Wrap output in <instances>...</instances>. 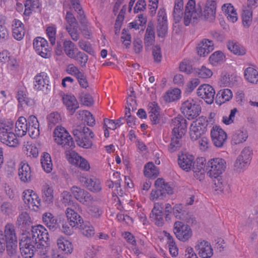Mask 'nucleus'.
Segmentation results:
<instances>
[{
  "label": "nucleus",
  "instance_id": "nucleus-40",
  "mask_svg": "<svg viewBox=\"0 0 258 258\" xmlns=\"http://www.w3.org/2000/svg\"><path fill=\"white\" fill-rule=\"evenodd\" d=\"M24 15L29 16L33 11H35L39 8V2L38 0H26L24 4Z\"/></svg>",
  "mask_w": 258,
  "mask_h": 258
},
{
  "label": "nucleus",
  "instance_id": "nucleus-28",
  "mask_svg": "<svg viewBox=\"0 0 258 258\" xmlns=\"http://www.w3.org/2000/svg\"><path fill=\"white\" fill-rule=\"evenodd\" d=\"M13 131L7 133L0 132V141L4 144L10 147H15L18 141Z\"/></svg>",
  "mask_w": 258,
  "mask_h": 258
},
{
  "label": "nucleus",
  "instance_id": "nucleus-11",
  "mask_svg": "<svg viewBox=\"0 0 258 258\" xmlns=\"http://www.w3.org/2000/svg\"><path fill=\"white\" fill-rule=\"evenodd\" d=\"M198 96L208 104H212L214 100L215 91L213 87L208 84L201 85L197 91Z\"/></svg>",
  "mask_w": 258,
  "mask_h": 258
},
{
  "label": "nucleus",
  "instance_id": "nucleus-62",
  "mask_svg": "<svg viewBox=\"0 0 258 258\" xmlns=\"http://www.w3.org/2000/svg\"><path fill=\"white\" fill-rule=\"evenodd\" d=\"M165 198L164 192L162 191L160 188H157L156 190H152L150 194V200L153 201L163 200Z\"/></svg>",
  "mask_w": 258,
  "mask_h": 258
},
{
  "label": "nucleus",
  "instance_id": "nucleus-2",
  "mask_svg": "<svg viewBox=\"0 0 258 258\" xmlns=\"http://www.w3.org/2000/svg\"><path fill=\"white\" fill-rule=\"evenodd\" d=\"M72 134L79 146L85 149L92 147V139L94 135L89 128L85 125H78L73 129Z\"/></svg>",
  "mask_w": 258,
  "mask_h": 258
},
{
  "label": "nucleus",
  "instance_id": "nucleus-43",
  "mask_svg": "<svg viewBox=\"0 0 258 258\" xmlns=\"http://www.w3.org/2000/svg\"><path fill=\"white\" fill-rule=\"evenodd\" d=\"M233 96L231 90L224 89L220 90L217 94V102L219 101L220 104L223 103L226 101L230 100Z\"/></svg>",
  "mask_w": 258,
  "mask_h": 258
},
{
  "label": "nucleus",
  "instance_id": "nucleus-48",
  "mask_svg": "<svg viewBox=\"0 0 258 258\" xmlns=\"http://www.w3.org/2000/svg\"><path fill=\"white\" fill-rule=\"evenodd\" d=\"M71 3V9L73 8L78 13V18L82 24L85 23V16L84 11L79 3V0H70Z\"/></svg>",
  "mask_w": 258,
  "mask_h": 258
},
{
  "label": "nucleus",
  "instance_id": "nucleus-18",
  "mask_svg": "<svg viewBox=\"0 0 258 258\" xmlns=\"http://www.w3.org/2000/svg\"><path fill=\"white\" fill-rule=\"evenodd\" d=\"M211 136L215 146L221 147L227 139V134L218 126H213L211 131Z\"/></svg>",
  "mask_w": 258,
  "mask_h": 258
},
{
  "label": "nucleus",
  "instance_id": "nucleus-38",
  "mask_svg": "<svg viewBox=\"0 0 258 258\" xmlns=\"http://www.w3.org/2000/svg\"><path fill=\"white\" fill-rule=\"evenodd\" d=\"M248 135L246 131L239 130L235 131L232 136V143L234 145L242 143L247 139Z\"/></svg>",
  "mask_w": 258,
  "mask_h": 258
},
{
  "label": "nucleus",
  "instance_id": "nucleus-20",
  "mask_svg": "<svg viewBox=\"0 0 258 258\" xmlns=\"http://www.w3.org/2000/svg\"><path fill=\"white\" fill-rule=\"evenodd\" d=\"M63 104L67 108V110L71 114L75 113L76 110L79 108V104L74 95L66 94L62 98Z\"/></svg>",
  "mask_w": 258,
  "mask_h": 258
},
{
  "label": "nucleus",
  "instance_id": "nucleus-13",
  "mask_svg": "<svg viewBox=\"0 0 258 258\" xmlns=\"http://www.w3.org/2000/svg\"><path fill=\"white\" fill-rule=\"evenodd\" d=\"M33 47L38 54L43 58H48L50 52L48 48V42L46 39L37 37L33 41Z\"/></svg>",
  "mask_w": 258,
  "mask_h": 258
},
{
  "label": "nucleus",
  "instance_id": "nucleus-64",
  "mask_svg": "<svg viewBox=\"0 0 258 258\" xmlns=\"http://www.w3.org/2000/svg\"><path fill=\"white\" fill-rule=\"evenodd\" d=\"M56 32V28L54 27L49 26L46 29V34L52 45H54L55 43Z\"/></svg>",
  "mask_w": 258,
  "mask_h": 258
},
{
  "label": "nucleus",
  "instance_id": "nucleus-8",
  "mask_svg": "<svg viewBox=\"0 0 258 258\" xmlns=\"http://www.w3.org/2000/svg\"><path fill=\"white\" fill-rule=\"evenodd\" d=\"M173 232L176 238L183 242L188 240L192 235L190 227L181 221H176L174 223Z\"/></svg>",
  "mask_w": 258,
  "mask_h": 258
},
{
  "label": "nucleus",
  "instance_id": "nucleus-55",
  "mask_svg": "<svg viewBox=\"0 0 258 258\" xmlns=\"http://www.w3.org/2000/svg\"><path fill=\"white\" fill-rule=\"evenodd\" d=\"M225 56L223 53L220 51H217L213 53L209 58L210 63L213 66H216L224 61Z\"/></svg>",
  "mask_w": 258,
  "mask_h": 258
},
{
  "label": "nucleus",
  "instance_id": "nucleus-41",
  "mask_svg": "<svg viewBox=\"0 0 258 258\" xmlns=\"http://www.w3.org/2000/svg\"><path fill=\"white\" fill-rule=\"evenodd\" d=\"M5 236L6 242L14 241L17 240L15 233V227L12 224H7L5 228Z\"/></svg>",
  "mask_w": 258,
  "mask_h": 258
},
{
  "label": "nucleus",
  "instance_id": "nucleus-12",
  "mask_svg": "<svg viewBox=\"0 0 258 258\" xmlns=\"http://www.w3.org/2000/svg\"><path fill=\"white\" fill-rule=\"evenodd\" d=\"M171 126L173 127L172 136L182 137L186 131L187 121L182 116H178L172 120Z\"/></svg>",
  "mask_w": 258,
  "mask_h": 258
},
{
  "label": "nucleus",
  "instance_id": "nucleus-45",
  "mask_svg": "<svg viewBox=\"0 0 258 258\" xmlns=\"http://www.w3.org/2000/svg\"><path fill=\"white\" fill-rule=\"evenodd\" d=\"M43 199L47 204H49L53 201V190L52 187L48 184H45L42 187Z\"/></svg>",
  "mask_w": 258,
  "mask_h": 258
},
{
  "label": "nucleus",
  "instance_id": "nucleus-44",
  "mask_svg": "<svg viewBox=\"0 0 258 258\" xmlns=\"http://www.w3.org/2000/svg\"><path fill=\"white\" fill-rule=\"evenodd\" d=\"M183 3L182 0H176L173 10V17L176 23L181 20L183 13Z\"/></svg>",
  "mask_w": 258,
  "mask_h": 258
},
{
  "label": "nucleus",
  "instance_id": "nucleus-27",
  "mask_svg": "<svg viewBox=\"0 0 258 258\" xmlns=\"http://www.w3.org/2000/svg\"><path fill=\"white\" fill-rule=\"evenodd\" d=\"M13 36L17 40H22L25 35V30L23 23L18 19L13 21Z\"/></svg>",
  "mask_w": 258,
  "mask_h": 258
},
{
  "label": "nucleus",
  "instance_id": "nucleus-26",
  "mask_svg": "<svg viewBox=\"0 0 258 258\" xmlns=\"http://www.w3.org/2000/svg\"><path fill=\"white\" fill-rule=\"evenodd\" d=\"M159 109V107L155 102H151L148 105L149 116L152 124H157L160 122Z\"/></svg>",
  "mask_w": 258,
  "mask_h": 258
},
{
  "label": "nucleus",
  "instance_id": "nucleus-47",
  "mask_svg": "<svg viewBox=\"0 0 258 258\" xmlns=\"http://www.w3.org/2000/svg\"><path fill=\"white\" fill-rule=\"evenodd\" d=\"M24 153L28 156L36 158L38 155V149L34 144L28 142L24 145Z\"/></svg>",
  "mask_w": 258,
  "mask_h": 258
},
{
  "label": "nucleus",
  "instance_id": "nucleus-52",
  "mask_svg": "<svg viewBox=\"0 0 258 258\" xmlns=\"http://www.w3.org/2000/svg\"><path fill=\"white\" fill-rule=\"evenodd\" d=\"M78 228L81 229L82 234L87 237H91L95 234L94 227L88 222H84Z\"/></svg>",
  "mask_w": 258,
  "mask_h": 258
},
{
  "label": "nucleus",
  "instance_id": "nucleus-22",
  "mask_svg": "<svg viewBox=\"0 0 258 258\" xmlns=\"http://www.w3.org/2000/svg\"><path fill=\"white\" fill-rule=\"evenodd\" d=\"M214 48L213 41L208 39H203L198 44L197 51L201 56H205L212 51Z\"/></svg>",
  "mask_w": 258,
  "mask_h": 258
},
{
  "label": "nucleus",
  "instance_id": "nucleus-21",
  "mask_svg": "<svg viewBox=\"0 0 258 258\" xmlns=\"http://www.w3.org/2000/svg\"><path fill=\"white\" fill-rule=\"evenodd\" d=\"M194 157L188 153L182 154L178 156V163L181 168L186 171L191 170L194 164Z\"/></svg>",
  "mask_w": 258,
  "mask_h": 258
},
{
  "label": "nucleus",
  "instance_id": "nucleus-16",
  "mask_svg": "<svg viewBox=\"0 0 258 258\" xmlns=\"http://www.w3.org/2000/svg\"><path fill=\"white\" fill-rule=\"evenodd\" d=\"M158 24L157 26V32L158 36L160 37H164L167 32V20L165 10L160 9L157 15Z\"/></svg>",
  "mask_w": 258,
  "mask_h": 258
},
{
  "label": "nucleus",
  "instance_id": "nucleus-57",
  "mask_svg": "<svg viewBox=\"0 0 258 258\" xmlns=\"http://www.w3.org/2000/svg\"><path fill=\"white\" fill-rule=\"evenodd\" d=\"M163 209V204L162 202H155L154 208L150 214V218L151 220L159 217V215L163 214L162 210Z\"/></svg>",
  "mask_w": 258,
  "mask_h": 258
},
{
  "label": "nucleus",
  "instance_id": "nucleus-1",
  "mask_svg": "<svg viewBox=\"0 0 258 258\" xmlns=\"http://www.w3.org/2000/svg\"><path fill=\"white\" fill-rule=\"evenodd\" d=\"M216 3L214 1L209 0L207 2L205 8L202 13V9L199 5L196 6L195 0H189L185 7L184 16V23L188 26L190 23H194L201 16H204L206 19L213 20L215 19Z\"/></svg>",
  "mask_w": 258,
  "mask_h": 258
},
{
  "label": "nucleus",
  "instance_id": "nucleus-51",
  "mask_svg": "<svg viewBox=\"0 0 258 258\" xmlns=\"http://www.w3.org/2000/svg\"><path fill=\"white\" fill-rule=\"evenodd\" d=\"M182 137L179 136H172L171 142L168 146V151L170 153H173L178 150L181 146Z\"/></svg>",
  "mask_w": 258,
  "mask_h": 258
},
{
  "label": "nucleus",
  "instance_id": "nucleus-3",
  "mask_svg": "<svg viewBox=\"0 0 258 258\" xmlns=\"http://www.w3.org/2000/svg\"><path fill=\"white\" fill-rule=\"evenodd\" d=\"M227 166L225 159L220 157L212 158L206 164V169L207 174L211 178H217L225 172Z\"/></svg>",
  "mask_w": 258,
  "mask_h": 258
},
{
  "label": "nucleus",
  "instance_id": "nucleus-37",
  "mask_svg": "<svg viewBox=\"0 0 258 258\" xmlns=\"http://www.w3.org/2000/svg\"><path fill=\"white\" fill-rule=\"evenodd\" d=\"M244 78L249 83L256 84L258 82V71L252 67H248L244 71Z\"/></svg>",
  "mask_w": 258,
  "mask_h": 258
},
{
  "label": "nucleus",
  "instance_id": "nucleus-34",
  "mask_svg": "<svg viewBox=\"0 0 258 258\" xmlns=\"http://www.w3.org/2000/svg\"><path fill=\"white\" fill-rule=\"evenodd\" d=\"M44 224L51 231H55L58 227L57 220L50 213H45L42 216Z\"/></svg>",
  "mask_w": 258,
  "mask_h": 258
},
{
  "label": "nucleus",
  "instance_id": "nucleus-61",
  "mask_svg": "<svg viewBox=\"0 0 258 258\" xmlns=\"http://www.w3.org/2000/svg\"><path fill=\"white\" fill-rule=\"evenodd\" d=\"M242 18L243 26L245 27H248L252 21V12L249 10L244 11Z\"/></svg>",
  "mask_w": 258,
  "mask_h": 258
},
{
  "label": "nucleus",
  "instance_id": "nucleus-54",
  "mask_svg": "<svg viewBox=\"0 0 258 258\" xmlns=\"http://www.w3.org/2000/svg\"><path fill=\"white\" fill-rule=\"evenodd\" d=\"M249 163V162L237 157L234 164V169L237 172H243L247 168Z\"/></svg>",
  "mask_w": 258,
  "mask_h": 258
},
{
  "label": "nucleus",
  "instance_id": "nucleus-58",
  "mask_svg": "<svg viewBox=\"0 0 258 258\" xmlns=\"http://www.w3.org/2000/svg\"><path fill=\"white\" fill-rule=\"evenodd\" d=\"M88 213L92 217L98 218L103 213V210L99 206L92 205L88 208Z\"/></svg>",
  "mask_w": 258,
  "mask_h": 258
},
{
  "label": "nucleus",
  "instance_id": "nucleus-17",
  "mask_svg": "<svg viewBox=\"0 0 258 258\" xmlns=\"http://www.w3.org/2000/svg\"><path fill=\"white\" fill-rule=\"evenodd\" d=\"M173 213L177 219L184 221L187 223L193 224L196 221L193 216L185 210L182 204H176L173 208Z\"/></svg>",
  "mask_w": 258,
  "mask_h": 258
},
{
  "label": "nucleus",
  "instance_id": "nucleus-23",
  "mask_svg": "<svg viewBox=\"0 0 258 258\" xmlns=\"http://www.w3.org/2000/svg\"><path fill=\"white\" fill-rule=\"evenodd\" d=\"M28 132L32 138H37L40 134L39 124L37 118L34 115H31L28 118Z\"/></svg>",
  "mask_w": 258,
  "mask_h": 258
},
{
  "label": "nucleus",
  "instance_id": "nucleus-60",
  "mask_svg": "<svg viewBox=\"0 0 258 258\" xmlns=\"http://www.w3.org/2000/svg\"><path fill=\"white\" fill-rule=\"evenodd\" d=\"M79 25L73 26H66V28L72 39L77 41L79 39V33L78 32Z\"/></svg>",
  "mask_w": 258,
  "mask_h": 258
},
{
  "label": "nucleus",
  "instance_id": "nucleus-14",
  "mask_svg": "<svg viewBox=\"0 0 258 258\" xmlns=\"http://www.w3.org/2000/svg\"><path fill=\"white\" fill-rule=\"evenodd\" d=\"M34 89L36 91H47L50 90L49 77L45 72H41L34 78Z\"/></svg>",
  "mask_w": 258,
  "mask_h": 258
},
{
  "label": "nucleus",
  "instance_id": "nucleus-6",
  "mask_svg": "<svg viewBox=\"0 0 258 258\" xmlns=\"http://www.w3.org/2000/svg\"><path fill=\"white\" fill-rule=\"evenodd\" d=\"M208 121L205 117H200L192 122L190 126L189 134L193 141L198 140L207 130Z\"/></svg>",
  "mask_w": 258,
  "mask_h": 258
},
{
  "label": "nucleus",
  "instance_id": "nucleus-7",
  "mask_svg": "<svg viewBox=\"0 0 258 258\" xmlns=\"http://www.w3.org/2000/svg\"><path fill=\"white\" fill-rule=\"evenodd\" d=\"M36 244L35 240L22 235L19 242L22 256L24 258H32L36 250Z\"/></svg>",
  "mask_w": 258,
  "mask_h": 258
},
{
  "label": "nucleus",
  "instance_id": "nucleus-5",
  "mask_svg": "<svg viewBox=\"0 0 258 258\" xmlns=\"http://www.w3.org/2000/svg\"><path fill=\"white\" fill-rule=\"evenodd\" d=\"M180 109L182 113L189 120L197 117L201 111L200 104L192 99H189L183 102Z\"/></svg>",
  "mask_w": 258,
  "mask_h": 258
},
{
  "label": "nucleus",
  "instance_id": "nucleus-30",
  "mask_svg": "<svg viewBox=\"0 0 258 258\" xmlns=\"http://www.w3.org/2000/svg\"><path fill=\"white\" fill-rule=\"evenodd\" d=\"M18 170V175L20 180L23 182L31 180V171L30 166L27 163L22 162Z\"/></svg>",
  "mask_w": 258,
  "mask_h": 258
},
{
  "label": "nucleus",
  "instance_id": "nucleus-32",
  "mask_svg": "<svg viewBox=\"0 0 258 258\" xmlns=\"http://www.w3.org/2000/svg\"><path fill=\"white\" fill-rule=\"evenodd\" d=\"M155 31L153 25L152 23H149L146 30L144 38V43L146 47H148L152 45L155 42Z\"/></svg>",
  "mask_w": 258,
  "mask_h": 258
},
{
  "label": "nucleus",
  "instance_id": "nucleus-19",
  "mask_svg": "<svg viewBox=\"0 0 258 258\" xmlns=\"http://www.w3.org/2000/svg\"><path fill=\"white\" fill-rule=\"evenodd\" d=\"M195 249L202 258H210L213 255V250L210 243L205 240L198 241Z\"/></svg>",
  "mask_w": 258,
  "mask_h": 258
},
{
  "label": "nucleus",
  "instance_id": "nucleus-10",
  "mask_svg": "<svg viewBox=\"0 0 258 258\" xmlns=\"http://www.w3.org/2000/svg\"><path fill=\"white\" fill-rule=\"evenodd\" d=\"M23 199L28 207L37 211L41 205V200L38 195L32 190H25L23 192Z\"/></svg>",
  "mask_w": 258,
  "mask_h": 258
},
{
  "label": "nucleus",
  "instance_id": "nucleus-53",
  "mask_svg": "<svg viewBox=\"0 0 258 258\" xmlns=\"http://www.w3.org/2000/svg\"><path fill=\"white\" fill-rule=\"evenodd\" d=\"M180 94V90L175 88L168 90L164 96V99L166 102H170L179 99Z\"/></svg>",
  "mask_w": 258,
  "mask_h": 258
},
{
  "label": "nucleus",
  "instance_id": "nucleus-56",
  "mask_svg": "<svg viewBox=\"0 0 258 258\" xmlns=\"http://www.w3.org/2000/svg\"><path fill=\"white\" fill-rule=\"evenodd\" d=\"M6 246L9 255L11 258H17V240L16 242L9 241L6 242Z\"/></svg>",
  "mask_w": 258,
  "mask_h": 258
},
{
  "label": "nucleus",
  "instance_id": "nucleus-29",
  "mask_svg": "<svg viewBox=\"0 0 258 258\" xmlns=\"http://www.w3.org/2000/svg\"><path fill=\"white\" fill-rule=\"evenodd\" d=\"M28 122L25 117H19L15 123V133L18 137H22L28 131Z\"/></svg>",
  "mask_w": 258,
  "mask_h": 258
},
{
  "label": "nucleus",
  "instance_id": "nucleus-42",
  "mask_svg": "<svg viewBox=\"0 0 258 258\" xmlns=\"http://www.w3.org/2000/svg\"><path fill=\"white\" fill-rule=\"evenodd\" d=\"M144 172L146 177L154 178L159 173L158 168L152 162H148L145 165Z\"/></svg>",
  "mask_w": 258,
  "mask_h": 258
},
{
  "label": "nucleus",
  "instance_id": "nucleus-35",
  "mask_svg": "<svg viewBox=\"0 0 258 258\" xmlns=\"http://www.w3.org/2000/svg\"><path fill=\"white\" fill-rule=\"evenodd\" d=\"M57 245L58 249L65 253L70 254L73 251V248L71 242L63 237L60 236L58 238Z\"/></svg>",
  "mask_w": 258,
  "mask_h": 258
},
{
  "label": "nucleus",
  "instance_id": "nucleus-50",
  "mask_svg": "<svg viewBox=\"0 0 258 258\" xmlns=\"http://www.w3.org/2000/svg\"><path fill=\"white\" fill-rule=\"evenodd\" d=\"M63 48L66 54L70 58L75 57V44L69 39L63 41Z\"/></svg>",
  "mask_w": 258,
  "mask_h": 258
},
{
  "label": "nucleus",
  "instance_id": "nucleus-24",
  "mask_svg": "<svg viewBox=\"0 0 258 258\" xmlns=\"http://www.w3.org/2000/svg\"><path fill=\"white\" fill-rule=\"evenodd\" d=\"M32 224V221L27 212H22L17 218L16 225L23 231L28 229Z\"/></svg>",
  "mask_w": 258,
  "mask_h": 258
},
{
  "label": "nucleus",
  "instance_id": "nucleus-31",
  "mask_svg": "<svg viewBox=\"0 0 258 258\" xmlns=\"http://www.w3.org/2000/svg\"><path fill=\"white\" fill-rule=\"evenodd\" d=\"M16 98L19 104L23 107H25L26 106H32L35 103L34 100L29 98L27 93L23 90L18 91Z\"/></svg>",
  "mask_w": 258,
  "mask_h": 258
},
{
  "label": "nucleus",
  "instance_id": "nucleus-59",
  "mask_svg": "<svg viewBox=\"0 0 258 258\" xmlns=\"http://www.w3.org/2000/svg\"><path fill=\"white\" fill-rule=\"evenodd\" d=\"M13 122L10 120H0V131L1 132L7 133L13 131Z\"/></svg>",
  "mask_w": 258,
  "mask_h": 258
},
{
  "label": "nucleus",
  "instance_id": "nucleus-25",
  "mask_svg": "<svg viewBox=\"0 0 258 258\" xmlns=\"http://www.w3.org/2000/svg\"><path fill=\"white\" fill-rule=\"evenodd\" d=\"M66 215L72 227H79L84 222L82 218L72 208H68L66 209Z\"/></svg>",
  "mask_w": 258,
  "mask_h": 258
},
{
  "label": "nucleus",
  "instance_id": "nucleus-63",
  "mask_svg": "<svg viewBox=\"0 0 258 258\" xmlns=\"http://www.w3.org/2000/svg\"><path fill=\"white\" fill-rule=\"evenodd\" d=\"M78 45L81 49L90 54L94 53V50L91 44L88 41H85L84 40H80L78 42Z\"/></svg>",
  "mask_w": 258,
  "mask_h": 258
},
{
  "label": "nucleus",
  "instance_id": "nucleus-36",
  "mask_svg": "<svg viewBox=\"0 0 258 258\" xmlns=\"http://www.w3.org/2000/svg\"><path fill=\"white\" fill-rule=\"evenodd\" d=\"M77 115L78 119L84 120L90 126H93L95 124L94 117L91 112L87 110H79L77 112Z\"/></svg>",
  "mask_w": 258,
  "mask_h": 258
},
{
  "label": "nucleus",
  "instance_id": "nucleus-39",
  "mask_svg": "<svg viewBox=\"0 0 258 258\" xmlns=\"http://www.w3.org/2000/svg\"><path fill=\"white\" fill-rule=\"evenodd\" d=\"M227 45L228 49L235 54L242 55L245 53V48L237 42L229 41Z\"/></svg>",
  "mask_w": 258,
  "mask_h": 258
},
{
  "label": "nucleus",
  "instance_id": "nucleus-33",
  "mask_svg": "<svg viewBox=\"0 0 258 258\" xmlns=\"http://www.w3.org/2000/svg\"><path fill=\"white\" fill-rule=\"evenodd\" d=\"M222 9L229 21L234 23L237 20L236 10L231 4H224L222 7Z\"/></svg>",
  "mask_w": 258,
  "mask_h": 258
},
{
  "label": "nucleus",
  "instance_id": "nucleus-4",
  "mask_svg": "<svg viewBox=\"0 0 258 258\" xmlns=\"http://www.w3.org/2000/svg\"><path fill=\"white\" fill-rule=\"evenodd\" d=\"M53 138L55 142L66 149L73 148L75 143L72 137L68 132L61 126H57L53 131Z\"/></svg>",
  "mask_w": 258,
  "mask_h": 258
},
{
  "label": "nucleus",
  "instance_id": "nucleus-9",
  "mask_svg": "<svg viewBox=\"0 0 258 258\" xmlns=\"http://www.w3.org/2000/svg\"><path fill=\"white\" fill-rule=\"evenodd\" d=\"M23 235L35 240V243L39 241L46 242L49 239L47 230L41 225L32 226L31 232L27 235L23 234Z\"/></svg>",
  "mask_w": 258,
  "mask_h": 258
},
{
  "label": "nucleus",
  "instance_id": "nucleus-46",
  "mask_svg": "<svg viewBox=\"0 0 258 258\" xmlns=\"http://www.w3.org/2000/svg\"><path fill=\"white\" fill-rule=\"evenodd\" d=\"M155 185L156 188H160L161 190L164 192L165 196L167 194L171 195L173 193V189L170 184L165 183L162 178H158L155 182Z\"/></svg>",
  "mask_w": 258,
  "mask_h": 258
},
{
  "label": "nucleus",
  "instance_id": "nucleus-15",
  "mask_svg": "<svg viewBox=\"0 0 258 258\" xmlns=\"http://www.w3.org/2000/svg\"><path fill=\"white\" fill-rule=\"evenodd\" d=\"M80 181L89 190L97 192L100 191L102 189L101 182L99 179L94 176H81Z\"/></svg>",
  "mask_w": 258,
  "mask_h": 258
},
{
  "label": "nucleus",
  "instance_id": "nucleus-49",
  "mask_svg": "<svg viewBox=\"0 0 258 258\" xmlns=\"http://www.w3.org/2000/svg\"><path fill=\"white\" fill-rule=\"evenodd\" d=\"M41 164L44 170L50 173L52 169V163L50 155L47 153H43L41 157Z\"/></svg>",
  "mask_w": 258,
  "mask_h": 258
}]
</instances>
